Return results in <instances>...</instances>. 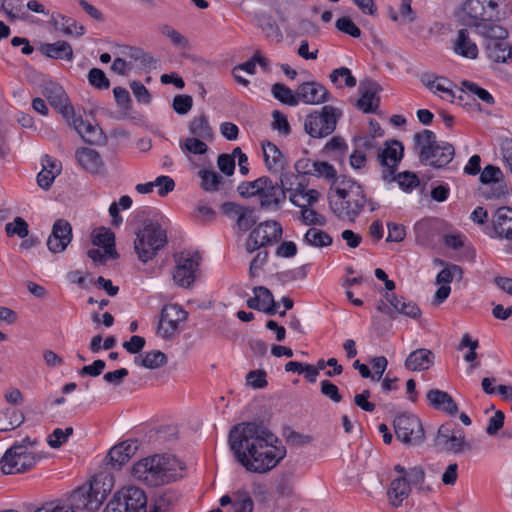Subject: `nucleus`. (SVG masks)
<instances>
[{"mask_svg":"<svg viewBox=\"0 0 512 512\" xmlns=\"http://www.w3.org/2000/svg\"><path fill=\"white\" fill-rule=\"evenodd\" d=\"M231 451L249 472L266 473L286 456V448L262 424L242 422L232 427L228 435Z\"/></svg>","mask_w":512,"mask_h":512,"instance_id":"nucleus-1","label":"nucleus"},{"mask_svg":"<svg viewBox=\"0 0 512 512\" xmlns=\"http://www.w3.org/2000/svg\"><path fill=\"white\" fill-rule=\"evenodd\" d=\"M328 201L335 216L351 222L355 221L368 202L362 186L345 176L335 187H330Z\"/></svg>","mask_w":512,"mask_h":512,"instance_id":"nucleus-2","label":"nucleus"},{"mask_svg":"<svg viewBox=\"0 0 512 512\" xmlns=\"http://www.w3.org/2000/svg\"><path fill=\"white\" fill-rule=\"evenodd\" d=\"M181 463L171 455H153L143 458L132 467V476L150 487H157L175 481L181 475Z\"/></svg>","mask_w":512,"mask_h":512,"instance_id":"nucleus-3","label":"nucleus"},{"mask_svg":"<svg viewBox=\"0 0 512 512\" xmlns=\"http://www.w3.org/2000/svg\"><path fill=\"white\" fill-rule=\"evenodd\" d=\"M413 150L422 164L434 168L445 167L455 155L452 144L444 141L438 142L436 134L428 129L413 135Z\"/></svg>","mask_w":512,"mask_h":512,"instance_id":"nucleus-4","label":"nucleus"},{"mask_svg":"<svg viewBox=\"0 0 512 512\" xmlns=\"http://www.w3.org/2000/svg\"><path fill=\"white\" fill-rule=\"evenodd\" d=\"M502 0H465L462 5L464 24L476 33L500 26L505 13L501 11Z\"/></svg>","mask_w":512,"mask_h":512,"instance_id":"nucleus-5","label":"nucleus"},{"mask_svg":"<svg viewBox=\"0 0 512 512\" xmlns=\"http://www.w3.org/2000/svg\"><path fill=\"white\" fill-rule=\"evenodd\" d=\"M239 194L245 198L259 197L261 208L278 210L285 201L286 195L278 182L262 176L254 181H243L237 187Z\"/></svg>","mask_w":512,"mask_h":512,"instance_id":"nucleus-6","label":"nucleus"},{"mask_svg":"<svg viewBox=\"0 0 512 512\" xmlns=\"http://www.w3.org/2000/svg\"><path fill=\"white\" fill-rule=\"evenodd\" d=\"M36 443V440L26 437L21 442H16L7 449L0 460L3 474H19L32 469L41 459L39 454L29 449V447L34 446Z\"/></svg>","mask_w":512,"mask_h":512,"instance_id":"nucleus-7","label":"nucleus"},{"mask_svg":"<svg viewBox=\"0 0 512 512\" xmlns=\"http://www.w3.org/2000/svg\"><path fill=\"white\" fill-rule=\"evenodd\" d=\"M167 244L166 231L154 221L145 222L142 229L136 234L134 249L138 259L143 263L153 259L158 251Z\"/></svg>","mask_w":512,"mask_h":512,"instance_id":"nucleus-8","label":"nucleus"},{"mask_svg":"<svg viewBox=\"0 0 512 512\" xmlns=\"http://www.w3.org/2000/svg\"><path fill=\"white\" fill-rule=\"evenodd\" d=\"M340 117L339 109L330 105L323 106L321 110H315L306 116L304 130L313 138H325L335 131Z\"/></svg>","mask_w":512,"mask_h":512,"instance_id":"nucleus-9","label":"nucleus"},{"mask_svg":"<svg viewBox=\"0 0 512 512\" xmlns=\"http://www.w3.org/2000/svg\"><path fill=\"white\" fill-rule=\"evenodd\" d=\"M107 496L104 482L94 477L87 485L74 490L70 496V502L74 509H82L94 512L100 508Z\"/></svg>","mask_w":512,"mask_h":512,"instance_id":"nucleus-10","label":"nucleus"},{"mask_svg":"<svg viewBox=\"0 0 512 512\" xmlns=\"http://www.w3.org/2000/svg\"><path fill=\"white\" fill-rule=\"evenodd\" d=\"M485 33H477L483 38L487 57L495 63H505L512 59V47L507 41L508 31L503 26H494Z\"/></svg>","mask_w":512,"mask_h":512,"instance_id":"nucleus-11","label":"nucleus"},{"mask_svg":"<svg viewBox=\"0 0 512 512\" xmlns=\"http://www.w3.org/2000/svg\"><path fill=\"white\" fill-rule=\"evenodd\" d=\"M103 512H147V497L140 488H123L114 495Z\"/></svg>","mask_w":512,"mask_h":512,"instance_id":"nucleus-12","label":"nucleus"},{"mask_svg":"<svg viewBox=\"0 0 512 512\" xmlns=\"http://www.w3.org/2000/svg\"><path fill=\"white\" fill-rule=\"evenodd\" d=\"M282 226L274 220H267L257 225L248 235L245 242L247 253L265 248L268 245L277 243L282 238Z\"/></svg>","mask_w":512,"mask_h":512,"instance_id":"nucleus-13","label":"nucleus"},{"mask_svg":"<svg viewBox=\"0 0 512 512\" xmlns=\"http://www.w3.org/2000/svg\"><path fill=\"white\" fill-rule=\"evenodd\" d=\"M398 440L409 445H418L424 440V429L420 419L413 414L398 415L393 422Z\"/></svg>","mask_w":512,"mask_h":512,"instance_id":"nucleus-14","label":"nucleus"},{"mask_svg":"<svg viewBox=\"0 0 512 512\" xmlns=\"http://www.w3.org/2000/svg\"><path fill=\"white\" fill-rule=\"evenodd\" d=\"M201 257L195 252H181L175 255L176 266L173 272L175 283L183 288H189L196 279Z\"/></svg>","mask_w":512,"mask_h":512,"instance_id":"nucleus-15","label":"nucleus"},{"mask_svg":"<svg viewBox=\"0 0 512 512\" xmlns=\"http://www.w3.org/2000/svg\"><path fill=\"white\" fill-rule=\"evenodd\" d=\"M479 180L483 185H489L481 191V195L487 200L499 199L508 192L503 172L497 166L486 165L480 172Z\"/></svg>","mask_w":512,"mask_h":512,"instance_id":"nucleus-16","label":"nucleus"},{"mask_svg":"<svg viewBox=\"0 0 512 512\" xmlns=\"http://www.w3.org/2000/svg\"><path fill=\"white\" fill-rule=\"evenodd\" d=\"M187 312L178 304L164 305L159 319L157 333L164 339L171 338L181 322L187 319Z\"/></svg>","mask_w":512,"mask_h":512,"instance_id":"nucleus-17","label":"nucleus"},{"mask_svg":"<svg viewBox=\"0 0 512 512\" xmlns=\"http://www.w3.org/2000/svg\"><path fill=\"white\" fill-rule=\"evenodd\" d=\"M378 153L377 158L383 167L382 179L387 182L394 180V174L403 157L404 147L400 141L393 140Z\"/></svg>","mask_w":512,"mask_h":512,"instance_id":"nucleus-18","label":"nucleus"},{"mask_svg":"<svg viewBox=\"0 0 512 512\" xmlns=\"http://www.w3.org/2000/svg\"><path fill=\"white\" fill-rule=\"evenodd\" d=\"M43 95L49 104L59 111L62 116L70 123V117H74V108L69 103L68 96L63 87L57 83L49 82L44 86Z\"/></svg>","mask_w":512,"mask_h":512,"instance_id":"nucleus-19","label":"nucleus"},{"mask_svg":"<svg viewBox=\"0 0 512 512\" xmlns=\"http://www.w3.org/2000/svg\"><path fill=\"white\" fill-rule=\"evenodd\" d=\"M72 226L65 219H58L52 226V231L47 239V247L52 253H61L72 240Z\"/></svg>","mask_w":512,"mask_h":512,"instance_id":"nucleus-20","label":"nucleus"},{"mask_svg":"<svg viewBox=\"0 0 512 512\" xmlns=\"http://www.w3.org/2000/svg\"><path fill=\"white\" fill-rule=\"evenodd\" d=\"M298 104L300 102L309 105L323 104L330 100L329 91L319 82H304L297 87Z\"/></svg>","mask_w":512,"mask_h":512,"instance_id":"nucleus-21","label":"nucleus"},{"mask_svg":"<svg viewBox=\"0 0 512 512\" xmlns=\"http://www.w3.org/2000/svg\"><path fill=\"white\" fill-rule=\"evenodd\" d=\"M421 83L435 94H440V97L451 102L457 98L463 101V95L461 93L456 95L452 90V82L445 77H439L434 73H423L420 76Z\"/></svg>","mask_w":512,"mask_h":512,"instance_id":"nucleus-22","label":"nucleus"},{"mask_svg":"<svg viewBox=\"0 0 512 512\" xmlns=\"http://www.w3.org/2000/svg\"><path fill=\"white\" fill-rule=\"evenodd\" d=\"M358 90L361 96L357 100V107L364 113L376 112L380 102L378 96V92L380 91L379 84L374 80L365 79L360 82Z\"/></svg>","mask_w":512,"mask_h":512,"instance_id":"nucleus-23","label":"nucleus"},{"mask_svg":"<svg viewBox=\"0 0 512 512\" xmlns=\"http://www.w3.org/2000/svg\"><path fill=\"white\" fill-rule=\"evenodd\" d=\"M435 355L426 348H419L412 351L406 358L404 366L410 371H426L434 365Z\"/></svg>","mask_w":512,"mask_h":512,"instance_id":"nucleus-24","label":"nucleus"},{"mask_svg":"<svg viewBox=\"0 0 512 512\" xmlns=\"http://www.w3.org/2000/svg\"><path fill=\"white\" fill-rule=\"evenodd\" d=\"M492 225L498 237L512 240V209L505 206L498 208L493 215Z\"/></svg>","mask_w":512,"mask_h":512,"instance_id":"nucleus-25","label":"nucleus"},{"mask_svg":"<svg viewBox=\"0 0 512 512\" xmlns=\"http://www.w3.org/2000/svg\"><path fill=\"white\" fill-rule=\"evenodd\" d=\"M70 122L82 137V139L89 144H98L102 138V130L97 125H92L82 119L81 116L70 117Z\"/></svg>","mask_w":512,"mask_h":512,"instance_id":"nucleus-26","label":"nucleus"},{"mask_svg":"<svg viewBox=\"0 0 512 512\" xmlns=\"http://www.w3.org/2000/svg\"><path fill=\"white\" fill-rule=\"evenodd\" d=\"M265 166L271 173H280L285 165L286 159L280 149L271 142L262 143Z\"/></svg>","mask_w":512,"mask_h":512,"instance_id":"nucleus-27","label":"nucleus"},{"mask_svg":"<svg viewBox=\"0 0 512 512\" xmlns=\"http://www.w3.org/2000/svg\"><path fill=\"white\" fill-rule=\"evenodd\" d=\"M386 301L398 313L412 319H418L421 316V310L416 303L406 300L395 293H386Z\"/></svg>","mask_w":512,"mask_h":512,"instance_id":"nucleus-28","label":"nucleus"},{"mask_svg":"<svg viewBox=\"0 0 512 512\" xmlns=\"http://www.w3.org/2000/svg\"><path fill=\"white\" fill-rule=\"evenodd\" d=\"M453 49L456 54L465 58L476 59L478 56V47L471 39L470 33L466 28L458 31Z\"/></svg>","mask_w":512,"mask_h":512,"instance_id":"nucleus-29","label":"nucleus"},{"mask_svg":"<svg viewBox=\"0 0 512 512\" xmlns=\"http://www.w3.org/2000/svg\"><path fill=\"white\" fill-rule=\"evenodd\" d=\"M76 159L86 171L90 173H99L103 167V161L100 154L90 148H80L76 151Z\"/></svg>","mask_w":512,"mask_h":512,"instance_id":"nucleus-30","label":"nucleus"},{"mask_svg":"<svg viewBox=\"0 0 512 512\" xmlns=\"http://www.w3.org/2000/svg\"><path fill=\"white\" fill-rule=\"evenodd\" d=\"M411 487L405 476L394 479L388 488L387 495L391 505L398 507L408 498Z\"/></svg>","mask_w":512,"mask_h":512,"instance_id":"nucleus-31","label":"nucleus"},{"mask_svg":"<svg viewBox=\"0 0 512 512\" xmlns=\"http://www.w3.org/2000/svg\"><path fill=\"white\" fill-rule=\"evenodd\" d=\"M43 55L52 59H64L71 61L73 59V50L71 45L63 40L54 43H45L40 47Z\"/></svg>","mask_w":512,"mask_h":512,"instance_id":"nucleus-32","label":"nucleus"},{"mask_svg":"<svg viewBox=\"0 0 512 512\" xmlns=\"http://www.w3.org/2000/svg\"><path fill=\"white\" fill-rule=\"evenodd\" d=\"M441 450L452 453H461L470 446L465 441V435L462 429L457 428L450 436L439 442L437 445Z\"/></svg>","mask_w":512,"mask_h":512,"instance_id":"nucleus-33","label":"nucleus"},{"mask_svg":"<svg viewBox=\"0 0 512 512\" xmlns=\"http://www.w3.org/2000/svg\"><path fill=\"white\" fill-rule=\"evenodd\" d=\"M92 243L95 246L102 247L105 250V253L109 254L110 257H118L115 250V236L110 230L101 228L98 231H94L92 234Z\"/></svg>","mask_w":512,"mask_h":512,"instance_id":"nucleus-34","label":"nucleus"},{"mask_svg":"<svg viewBox=\"0 0 512 512\" xmlns=\"http://www.w3.org/2000/svg\"><path fill=\"white\" fill-rule=\"evenodd\" d=\"M197 176L200 178V187L209 193L217 192L220 188V185L223 184L224 179L221 175H219L213 169L203 168L200 169L197 173Z\"/></svg>","mask_w":512,"mask_h":512,"instance_id":"nucleus-35","label":"nucleus"},{"mask_svg":"<svg viewBox=\"0 0 512 512\" xmlns=\"http://www.w3.org/2000/svg\"><path fill=\"white\" fill-rule=\"evenodd\" d=\"M189 132L198 138L203 140H210L213 137V129L209 124L208 117L202 113L199 116L194 117L189 123Z\"/></svg>","mask_w":512,"mask_h":512,"instance_id":"nucleus-36","label":"nucleus"},{"mask_svg":"<svg viewBox=\"0 0 512 512\" xmlns=\"http://www.w3.org/2000/svg\"><path fill=\"white\" fill-rule=\"evenodd\" d=\"M303 242L315 248H324L330 246L333 239L327 232L312 227L306 231Z\"/></svg>","mask_w":512,"mask_h":512,"instance_id":"nucleus-37","label":"nucleus"},{"mask_svg":"<svg viewBox=\"0 0 512 512\" xmlns=\"http://www.w3.org/2000/svg\"><path fill=\"white\" fill-rule=\"evenodd\" d=\"M254 501L249 492L239 489L233 493V503L228 512H253Z\"/></svg>","mask_w":512,"mask_h":512,"instance_id":"nucleus-38","label":"nucleus"},{"mask_svg":"<svg viewBox=\"0 0 512 512\" xmlns=\"http://www.w3.org/2000/svg\"><path fill=\"white\" fill-rule=\"evenodd\" d=\"M406 479L409 485L414 486L419 493L427 495L432 492V487L425 483V472L421 467L415 466L408 469Z\"/></svg>","mask_w":512,"mask_h":512,"instance_id":"nucleus-39","label":"nucleus"},{"mask_svg":"<svg viewBox=\"0 0 512 512\" xmlns=\"http://www.w3.org/2000/svg\"><path fill=\"white\" fill-rule=\"evenodd\" d=\"M312 176L323 178L328 182H331V187H335L342 177H337V171L333 165L326 161H315V166Z\"/></svg>","mask_w":512,"mask_h":512,"instance_id":"nucleus-40","label":"nucleus"},{"mask_svg":"<svg viewBox=\"0 0 512 512\" xmlns=\"http://www.w3.org/2000/svg\"><path fill=\"white\" fill-rule=\"evenodd\" d=\"M177 501L176 494L171 490H163L155 495L150 512H169Z\"/></svg>","mask_w":512,"mask_h":512,"instance_id":"nucleus-41","label":"nucleus"},{"mask_svg":"<svg viewBox=\"0 0 512 512\" xmlns=\"http://www.w3.org/2000/svg\"><path fill=\"white\" fill-rule=\"evenodd\" d=\"M271 93L275 99L288 106L298 105L297 90L293 92L289 87L282 83H275L271 88Z\"/></svg>","mask_w":512,"mask_h":512,"instance_id":"nucleus-42","label":"nucleus"},{"mask_svg":"<svg viewBox=\"0 0 512 512\" xmlns=\"http://www.w3.org/2000/svg\"><path fill=\"white\" fill-rule=\"evenodd\" d=\"M135 364H138L142 367L148 369H157L164 366L167 363V356L165 353L154 350L151 352H147L143 358L135 357Z\"/></svg>","mask_w":512,"mask_h":512,"instance_id":"nucleus-43","label":"nucleus"},{"mask_svg":"<svg viewBox=\"0 0 512 512\" xmlns=\"http://www.w3.org/2000/svg\"><path fill=\"white\" fill-rule=\"evenodd\" d=\"M253 293L259 297L260 304L263 306L262 311L268 315L277 313L278 304L274 301L271 291L264 286L253 288Z\"/></svg>","mask_w":512,"mask_h":512,"instance_id":"nucleus-44","label":"nucleus"},{"mask_svg":"<svg viewBox=\"0 0 512 512\" xmlns=\"http://www.w3.org/2000/svg\"><path fill=\"white\" fill-rule=\"evenodd\" d=\"M58 17L62 20L61 25L58 26V22L54 16L52 17V23L65 35L75 34L77 37H80L85 34V27L83 25H79L75 19L61 14H58Z\"/></svg>","mask_w":512,"mask_h":512,"instance_id":"nucleus-45","label":"nucleus"},{"mask_svg":"<svg viewBox=\"0 0 512 512\" xmlns=\"http://www.w3.org/2000/svg\"><path fill=\"white\" fill-rule=\"evenodd\" d=\"M257 24L266 33L267 37L276 38L277 41H281L282 34L270 15L260 14L257 16Z\"/></svg>","mask_w":512,"mask_h":512,"instance_id":"nucleus-46","label":"nucleus"},{"mask_svg":"<svg viewBox=\"0 0 512 512\" xmlns=\"http://www.w3.org/2000/svg\"><path fill=\"white\" fill-rule=\"evenodd\" d=\"M463 93H470L472 95H475L480 100H482L483 102H485L486 104H489V105H493L495 102L494 97L491 95V93L489 91L478 86L474 82L463 81L462 88H461V95Z\"/></svg>","mask_w":512,"mask_h":512,"instance_id":"nucleus-47","label":"nucleus"},{"mask_svg":"<svg viewBox=\"0 0 512 512\" xmlns=\"http://www.w3.org/2000/svg\"><path fill=\"white\" fill-rule=\"evenodd\" d=\"M289 34L295 36H317L319 33L318 26L308 19H298L295 28L287 29Z\"/></svg>","mask_w":512,"mask_h":512,"instance_id":"nucleus-48","label":"nucleus"},{"mask_svg":"<svg viewBox=\"0 0 512 512\" xmlns=\"http://www.w3.org/2000/svg\"><path fill=\"white\" fill-rule=\"evenodd\" d=\"M121 448L122 446H119V444L115 445L106 456V460L108 461L107 465H110L113 469H121V467L129 461Z\"/></svg>","mask_w":512,"mask_h":512,"instance_id":"nucleus-49","label":"nucleus"},{"mask_svg":"<svg viewBox=\"0 0 512 512\" xmlns=\"http://www.w3.org/2000/svg\"><path fill=\"white\" fill-rule=\"evenodd\" d=\"M161 34H163L164 36H166L167 38H169L171 40V42L173 43L174 46L176 47H180V48H187L189 46V41L188 39L183 36L180 32H178L177 30H175L172 26L170 25H162L160 28H159Z\"/></svg>","mask_w":512,"mask_h":512,"instance_id":"nucleus-50","label":"nucleus"},{"mask_svg":"<svg viewBox=\"0 0 512 512\" xmlns=\"http://www.w3.org/2000/svg\"><path fill=\"white\" fill-rule=\"evenodd\" d=\"M73 431L72 427H67L65 430L56 428L47 438L48 445L54 449L60 448L67 442L69 436L73 434Z\"/></svg>","mask_w":512,"mask_h":512,"instance_id":"nucleus-51","label":"nucleus"},{"mask_svg":"<svg viewBox=\"0 0 512 512\" xmlns=\"http://www.w3.org/2000/svg\"><path fill=\"white\" fill-rule=\"evenodd\" d=\"M257 221L255 211L249 207H243L237 215V226L241 231L249 230Z\"/></svg>","mask_w":512,"mask_h":512,"instance_id":"nucleus-52","label":"nucleus"},{"mask_svg":"<svg viewBox=\"0 0 512 512\" xmlns=\"http://www.w3.org/2000/svg\"><path fill=\"white\" fill-rule=\"evenodd\" d=\"M335 27L342 33L347 34L353 38H359L361 36L360 28L349 18L341 17L335 22Z\"/></svg>","mask_w":512,"mask_h":512,"instance_id":"nucleus-53","label":"nucleus"},{"mask_svg":"<svg viewBox=\"0 0 512 512\" xmlns=\"http://www.w3.org/2000/svg\"><path fill=\"white\" fill-rule=\"evenodd\" d=\"M463 271L460 266L458 265H450L444 269H442L437 277L436 282L437 284L442 285H448L450 282L453 281L454 277H458L459 279L462 278Z\"/></svg>","mask_w":512,"mask_h":512,"instance_id":"nucleus-54","label":"nucleus"},{"mask_svg":"<svg viewBox=\"0 0 512 512\" xmlns=\"http://www.w3.org/2000/svg\"><path fill=\"white\" fill-rule=\"evenodd\" d=\"M393 181H397L399 186L405 191H410L419 185L418 176L409 171L399 173L398 175L394 174Z\"/></svg>","mask_w":512,"mask_h":512,"instance_id":"nucleus-55","label":"nucleus"},{"mask_svg":"<svg viewBox=\"0 0 512 512\" xmlns=\"http://www.w3.org/2000/svg\"><path fill=\"white\" fill-rule=\"evenodd\" d=\"M88 81L91 86L104 90L110 87V81L106 77L105 73L99 68H92L88 72Z\"/></svg>","mask_w":512,"mask_h":512,"instance_id":"nucleus-56","label":"nucleus"},{"mask_svg":"<svg viewBox=\"0 0 512 512\" xmlns=\"http://www.w3.org/2000/svg\"><path fill=\"white\" fill-rule=\"evenodd\" d=\"M301 219L305 225L309 226H324L327 222L324 215L319 214L316 210L308 207L301 210Z\"/></svg>","mask_w":512,"mask_h":512,"instance_id":"nucleus-57","label":"nucleus"},{"mask_svg":"<svg viewBox=\"0 0 512 512\" xmlns=\"http://www.w3.org/2000/svg\"><path fill=\"white\" fill-rule=\"evenodd\" d=\"M5 230L9 236L18 235L24 238L28 235V224L23 218L16 217L13 222L6 224Z\"/></svg>","mask_w":512,"mask_h":512,"instance_id":"nucleus-58","label":"nucleus"},{"mask_svg":"<svg viewBox=\"0 0 512 512\" xmlns=\"http://www.w3.org/2000/svg\"><path fill=\"white\" fill-rule=\"evenodd\" d=\"M329 77L331 82L334 84L338 83L339 78L344 79L345 85L350 88L355 87L357 83L356 78L352 75L350 69L346 67L334 69Z\"/></svg>","mask_w":512,"mask_h":512,"instance_id":"nucleus-59","label":"nucleus"},{"mask_svg":"<svg viewBox=\"0 0 512 512\" xmlns=\"http://www.w3.org/2000/svg\"><path fill=\"white\" fill-rule=\"evenodd\" d=\"M173 109L179 115L187 114L193 106V98L190 95L179 94L173 99Z\"/></svg>","mask_w":512,"mask_h":512,"instance_id":"nucleus-60","label":"nucleus"},{"mask_svg":"<svg viewBox=\"0 0 512 512\" xmlns=\"http://www.w3.org/2000/svg\"><path fill=\"white\" fill-rule=\"evenodd\" d=\"M268 259V252L266 250H259L255 257L252 259L249 265V276L255 278L259 275L263 266L266 264Z\"/></svg>","mask_w":512,"mask_h":512,"instance_id":"nucleus-61","label":"nucleus"},{"mask_svg":"<svg viewBox=\"0 0 512 512\" xmlns=\"http://www.w3.org/2000/svg\"><path fill=\"white\" fill-rule=\"evenodd\" d=\"M154 187L158 188V195L165 197L175 188V182L170 176L161 175L153 181Z\"/></svg>","mask_w":512,"mask_h":512,"instance_id":"nucleus-62","label":"nucleus"},{"mask_svg":"<svg viewBox=\"0 0 512 512\" xmlns=\"http://www.w3.org/2000/svg\"><path fill=\"white\" fill-rule=\"evenodd\" d=\"M449 396V393L439 389H430L426 394V398L430 406L436 410L442 408L443 404L448 400Z\"/></svg>","mask_w":512,"mask_h":512,"instance_id":"nucleus-63","label":"nucleus"},{"mask_svg":"<svg viewBox=\"0 0 512 512\" xmlns=\"http://www.w3.org/2000/svg\"><path fill=\"white\" fill-rule=\"evenodd\" d=\"M183 148L195 155H202L208 150V146L204 141H202V138L195 136L187 138Z\"/></svg>","mask_w":512,"mask_h":512,"instance_id":"nucleus-64","label":"nucleus"}]
</instances>
